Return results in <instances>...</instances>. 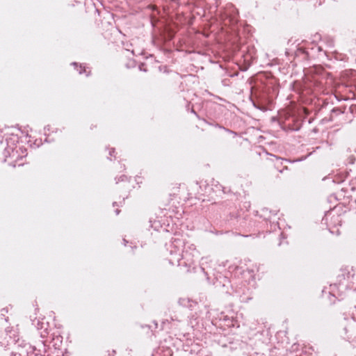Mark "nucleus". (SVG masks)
<instances>
[{
  "label": "nucleus",
  "mask_w": 356,
  "mask_h": 356,
  "mask_svg": "<svg viewBox=\"0 0 356 356\" xmlns=\"http://www.w3.org/2000/svg\"><path fill=\"white\" fill-rule=\"evenodd\" d=\"M120 211L118 209L116 210V213L118 214Z\"/></svg>",
  "instance_id": "obj_1"
}]
</instances>
